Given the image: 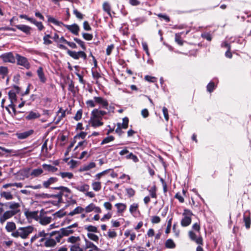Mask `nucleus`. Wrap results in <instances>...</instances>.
Instances as JSON below:
<instances>
[{
	"label": "nucleus",
	"mask_w": 251,
	"mask_h": 251,
	"mask_svg": "<svg viewBox=\"0 0 251 251\" xmlns=\"http://www.w3.org/2000/svg\"><path fill=\"white\" fill-rule=\"evenodd\" d=\"M33 230L34 227L31 226L20 227L17 230L12 232L11 236L15 238L20 237L21 238L25 239L33 231Z\"/></svg>",
	"instance_id": "1"
},
{
	"label": "nucleus",
	"mask_w": 251,
	"mask_h": 251,
	"mask_svg": "<svg viewBox=\"0 0 251 251\" xmlns=\"http://www.w3.org/2000/svg\"><path fill=\"white\" fill-rule=\"evenodd\" d=\"M57 47L60 49L66 50L67 54L75 59H78L80 57L83 58V60H86L87 59V55L83 51H79L77 52L75 51H72L69 50L67 47L62 44H57Z\"/></svg>",
	"instance_id": "2"
},
{
	"label": "nucleus",
	"mask_w": 251,
	"mask_h": 251,
	"mask_svg": "<svg viewBox=\"0 0 251 251\" xmlns=\"http://www.w3.org/2000/svg\"><path fill=\"white\" fill-rule=\"evenodd\" d=\"M54 190L59 191L58 193L56 194H52V198L57 199L58 203L63 202L62 197L64 193H71V191L68 187L65 186H58L51 188Z\"/></svg>",
	"instance_id": "3"
},
{
	"label": "nucleus",
	"mask_w": 251,
	"mask_h": 251,
	"mask_svg": "<svg viewBox=\"0 0 251 251\" xmlns=\"http://www.w3.org/2000/svg\"><path fill=\"white\" fill-rule=\"evenodd\" d=\"M21 91V88L15 85H14L11 90L8 92V98L10 100V104H14L17 100V94L20 93Z\"/></svg>",
	"instance_id": "4"
},
{
	"label": "nucleus",
	"mask_w": 251,
	"mask_h": 251,
	"mask_svg": "<svg viewBox=\"0 0 251 251\" xmlns=\"http://www.w3.org/2000/svg\"><path fill=\"white\" fill-rule=\"evenodd\" d=\"M16 58L17 59V64L18 65L22 66L26 69L30 68V64L27 58L22 56L18 53L16 54Z\"/></svg>",
	"instance_id": "5"
},
{
	"label": "nucleus",
	"mask_w": 251,
	"mask_h": 251,
	"mask_svg": "<svg viewBox=\"0 0 251 251\" xmlns=\"http://www.w3.org/2000/svg\"><path fill=\"white\" fill-rule=\"evenodd\" d=\"M60 234L55 236V238L56 241L58 243L60 242L61 239L63 236H67L71 234H73L74 232V230L70 228L68 226L64 228H61L59 230Z\"/></svg>",
	"instance_id": "6"
},
{
	"label": "nucleus",
	"mask_w": 251,
	"mask_h": 251,
	"mask_svg": "<svg viewBox=\"0 0 251 251\" xmlns=\"http://www.w3.org/2000/svg\"><path fill=\"white\" fill-rule=\"evenodd\" d=\"M186 214L189 215H193L192 212L188 209H185L184 212L183 213V215L184 216L181 221V225L182 226L186 227L190 225L191 223V218L190 216L186 215Z\"/></svg>",
	"instance_id": "7"
},
{
	"label": "nucleus",
	"mask_w": 251,
	"mask_h": 251,
	"mask_svg": "<svg viewBox=\"0 0 251 251\" xmlns=\"http://www.w3.org/2000/svg\"><path fill=\"white\" fill-rule=\"evenodd\" d=\"M119 154L121 155H126L125 157L126 159H131L135 163L139 161V159L137 156L132 152H129L126 148H125L124 149L121 151L119 152Z\"/></svg>",
	"instance_id": "8"
},
{
	"label": "nucleus",
	"mask_w": 251,
	"mask_h": 251,
	"mask_svg": "<svg viewBox=\"0 0 251 251\" xmlns=\"http://www.w3.org/2000/svg\"><path fill=\"white\" fill-rule=\"evenodd\" d=\"M1 58L4 62H10L11 63L15 62V57L12 52L3 53L1 55Z\"/></svg>",
	"instance_id": "9"
},
{
	"label": "nucleus",
	"mask_w": 251,
	"mask_h": 251,
	"mask_svg": "<svg viewBox=\"0 0 251 251\" xmlns=\"http://www.w3.org/2000/svg\"><path fill=\"white\" fill-rule=\"evenodd\" d=\"M15 215V212L13 211L7 210L5 211L0 216V223L3 224L7 219H9Z\"/></svg>",
	"instance_id": "10"
},
{
	"label": "nucleus",
	"mask_w": 251,
	"mask_h": 251,
	"mask_svg": "<svg viewBox=\"0 0 251 251\" xmlns=\"http://www.w3.org/2000/svg\"><path fill=\"white\" fill-rule=\"evenodd\" d=\"M63 26H65L68 30H69L72 34L75 35H78L80 30L79 26L76 24H73L71 25L64 24Z\"/></svg>",
	"instance_id": "11"
},
{
	"label": "nucleus",
	"mask_w": 251,
	"mask_h": 251,
	"mask_svg": "<svg viewBox=\"0 0 251 251\" xmlns=\"http://www.w3.org/2000/svg\"><path fill=\"white\" fill-rule=\"evenodd\" d=\"M56 240H54L53 238L50 237H47L46 240L45 241L44 244V246L47 248H52L56 246ZM40 246H43V245L41 243L40 245Z\"/></svg>",
	"instance_id": "12"
},
{
	"label": "nucleus",
	"mask_w": 251,
	"mask_h": 251,
	"mask_svg": "<svg viewBox=\"0 0 251 251\" xmlns=\"http://www.w3.org/2000/svg\"><path fill=\"white\" fill-rule=\"evenodd\" d=\"M37 74L40 79V81L42 83H45L47 81V78L45 76V74L43 72V69L42 67H39L37 70Z\"/></svg>",
	"instance_id": "13"
},
{
	"label": "nucleus",
	"mask_w": 251,
	"mask_h": 251,
	"mask_svg": "<svg viewBox=\"0 0 251 251\" xmlns=\"http://www.w3.org/2000/svg\"><path fill=\"white\" fill-rule=\"evenodd\" d=\"M89 123L92 127L94 128L103 125V123L101 122V120L98 119H92V117H90V119L89 121Z\"/></svg>",
	"instance_id": "14"
},
{
	"label": "nucleus",
	"mask_w": 251,
	"mask_h": 251,
	"mask_svg": "<svg viewBox=\"0 0 251 251\" xmlns=\"http://www.w3.org/2000/svg\"><path fill=\"white\" fill-rule=\"evenodd\" d=\"M16 28L20 30L26 35L30 34L31 27L25 25H15Z\"/></svg>",
	"instance_id": "15"
},
{
	"label": "nucleus",
	"mask_w": 251,
	"mask_h": 251,
	"mask_svg": "<svg viewBox=\"0 0 251 251\" xmlns=\"http://www.w3.org/2000/svg\"><path fill=\"white\" fill-rule=\"evenodd\" d=\"M147 21V19L146 17H140L138 18H135L132 20L131 22L133 23V25L137 26L144 22Z\"/></svg>",
	"instance_id": "16"
},
{
	"label": "nucleus",
	"mask_w": 251,
	"mask_h": 251,
	"mask_svg": "<svg viewBox=\"0 0 251 251\" xmlns=\"http://www.w3.org/2000/svg\"><path fill=\"white\" fill-rule=\"evenodd\" d=\"M58 181V178L56 177H51L47 180L44 181L43 183V185L45 188H48L50 186L56 182Z\"/></svg>",
	"instance_id": "17"
},
{
	"label": "nucleus",
	"mask_w": 251,
	"mask_h": 251,
	"mask_svg": "<svg viewBox=\"0 0 251 251\" xmlns=\"http://www.w3.org/2000/svg\"><path fill=\"white\" fill-rule=\"evenodd\" d=\"M40 116L41 115L38 112L30 111L28 112V115L25 117V119L27 120H32L39 118Z\"/></svg>",
	"instance_id": "18"
},
{
	"label": "nucleus",
	"mask_w": 251,
	"mask_h": 251,
	"mask_svg": "<svg viewBox=\"0 0 251 251\" xmlns=\"http://www.w3.org/2000/svg\"><path fill=\"white\" fill-rule=\"evenodd\" d=\"M20 205L18 202L15 201H11L10 205H9V208L11 209L10 211H13L15 212V215L17 214L20 211L19 209Z\"/></svg>",
	"instance_id": "19"
},
{
	"label": "nucleus",
	"mask_w": 251,
	"mask_h": 251,
	"mask_svg": "<svg viewBox=\"0 0 251 251\" xmlns=\"http://www.w3.org/2000/svg\"><path fill=\"white\" fill-rule=\"evenodd\" d=\"M33 130L31 129L24 132L17 134V137L20 139H24L27 138L33 133Z\"/></svg>",
	"instance_id": "20"
},
{
	"label": "nucleus",
	"mask_w": 251,
	"mask_h": 251,
	"mask_svg": "<svg viewBox=\"0 0 251 251\" xmlns=\"http://www.w3.org/2000/svg\"><path fill=\"white\" fill-rule=\"evenodd\" d=\"M73 188L76 189L77 190L81 192H85L86 191H88L89 189V185L87 184H84L82 185H75L73 186Z\"/></svg>",
	"instance_id": "21"
},
{
	"label": "nucleus",
	"mask_w": 251,
	"mask_h": 251,
	"mask_svg": "<svg viewBox=\"0 0 251 251\" xmlns=\"http://www.w3.org/2000/svg\"><path fill=\"white\" fill-rule=\"evenodd\" d=\"M99 109L95 108L94 109L91 113V116L90 117H92V119H98L100 120L102 119V117L101 115L99 113Z\"/></svg>",
	"instance_id": "22"
},
{
	"label": "nucleus",
	"mask_w": 251,
	"mask_h": 251,
	"mask_svg": "<svg viewBox=\"0 0 251 251\" xmlns=\"http://www.w3.org/2000/svg\"><path fill=\"white\" fill-rule=\"evenodd\" d=\"M16 228V226L15 223L13 222H8L7 223L5 226V229L7 232H12L13 230H15Z\"/></svg>",
	"instance_id": "23"
},
{
	"label": "nucleus",
	"mask_w": 251,
	"mask_h": 251,
	"mask_svg": "<svg viewBox=\"0 0 251 251\" xmlns=\"http://www.w3.org/2000/svg\"><path fill=\"white\" fill-rule=\"evenodd\" d=\"M95 166H96L95 163L94 162H91L89 163L87 165H84L83 166L81 167L79 169V171L83 172V171H88L90 169L95 167Z\"/></svg>",
	"instance_id": "24"
},
{
	"label": "nucleus",
	"mask_w": 251,
	"mask_h": 251,
	"mask_svg": "<svg viewBox=\"0 0 251 251\" xmlns=\"http://www.w3.org/2000/svg\"><path fill=\"white\" fill-rule=\"evenodd\" d=\"M47 17L48 21L49 22L53 23L54 25L59 26L63 25L64 24L62 22L57 21L54 18L51 17L50 16H48Z\"/></svg>",
	"instance_id": "25"
},
{
	"label": "nucleus",
	"mask_w": 251,
	"mask_h": 251,
	"mask_svg": "<svg viewBox=\"0 0 251 251\" xmlns=\"http://www.w3.org/2000/svg\"><path fill=\"white\" fill-rule=\"evenodd\" d=\"M51 217H47L45 216L40 218L39 223L43 226L47 225L50 224L51 221Z\"/></svg>",
	"instance_id": "26"
},
{
	"label": "nucleus",
	"mask_w": 251,
	"mask_h": 251,
	"mask_svg": "<svg viewBox=\"0 0 251 251\" xmlns=\"http://www.w3.org/2000/svg\"><path fill=\"white\" fill-rule=\"evenodd\" d=\"M102 8L103 10L106 12L110 17H112L111 13V6L108 2L105 1L103 3Z\"/></svg>",
	"instance_id": "27"
},
{
	"label": "nucleus",
	"mask_w": 251,
	"mask_h": 251,
	"mask_svg": "<svg viewBox=\"0 0 251 251\" xmlns=\"http://www.w3.org/2000/svg\"><path fill=\"white\" fill-rule=\"evenodd\" d=\"M243 220L245 223V225L247 229H249L251 227V219L250 215H246L245 214L244 215Z\"/></svg>",
	"instance_id": "28"
},
{
	"label": "nucleus",
	"mask_w": 251,
	"mask_h": 251,
	"mask_svg": "<svg viewBox=\"0 0 251 251\" xmlns=\"http://www.w3.org/2000/svg\"><path fill=\"white\" fill-rule=\"evenodd\" d=\"M43 168L45 170L49 172H55L57 171L58 169L57 168L51 165L46 164H43L42 165Z\"/></svg>",
	"instance_id": "29"
},
{
	"label": "nucleus",
	"mask_w": 251,
	"mask_h": 251,
	"mask_svg": "<svg viewBox=\"0 0 251 251\" xmlns=\"http://www.w3.org/2000/svg\"><path fill=\"white\" fill-rule=\"evenodd\" d=\"M115 206L117 208L118 213H122L126 210V204L123 203H117L115 204Z\"/></svg>",
	"instance_id": "30"
},
{
	"label": "nucleus",
	"mask_w": 251,
	"mask_h": 251,
	"mask_svg": "<svg viewBox=\"0 0 251 251\" xmlns=\"http://www.w3.org/2000/svg\"><path fill=\"white\" fill-rule=\"evenodd\" d=\"M165 247L168 249H173L176 247V244H175L173 240L171 239H168L165 242Z\"/></svg>",
	"instance_id": "31"
},
{
	"label": "nucleus",
	"mask_w": 251,
	"mask_h": 251,
	"mask_svg": "<svg viewBox=\"0 0 251 251\" xmlns=\"http://www.w3.org/2000/svg\"><path fill=\"white\" fill-rule=\"evenodd\" d=\"M92 186L93 189L96 192L99 191L101 188V183L99 181L93 182L92 183Z\"/></svg>",
	"instance_id": "32"
},
{
	"label": "nucleus",
	"mask_w": 251,
	"mask_h": 251,
	"mask_svg": "<svg viewBox=\"0 0 251 251\" xmlns=\"http://www.w3.org/2000/svg\"><path fill=\"white\" fill-rule=\"evenodd\" d=\"M43 172V170L41 168H37L32 170L31 173V176L37 177L41 175Z\"/></svg>",
	"instance_id": "33"
},
{
	"label": "nucleus",
	"mask_w": 251,
	"mask_h": 251,
	"mask_svg": "<svg viewBox=\"0 0 251 251\" xmlns=\"http://www.w3.org/2000/svg\"><path fill=\"white\" fill-rule=\"evenodd\" d=\"M37 211H26L25 212V215L27 218H34L37 216Z\"/></svg>",
	"instance_id": "34"
},
{
	"label": "nucleus",
	"mask_w": 251,
	"mask_h": 251,
	"mask_svg": "<svg viewBox=\"0 0 251 251\" xmlns=\"http://www.w3.org/2000/svg\"><path fill=\"white\" fill-rule=\"evenodd\" d=\"M58 175L60 176L63 178L67 177L69 179H71L73 177V173L70 172H60Z\"/></svg>",
	"instance_id": "35"
},
{
	"label": "nucleus",
	"mask_w": 251,
	"mask_h": 251,
	"mask_svg": "<svg viewBox=\"0 0 251 251\" xmlns=\"http://www.w3.org/2000/svg\"><path fill=\"white\" fill-rule=\"evenodd\" d=\"M74 40L80 46L82 50H86V46L84 42L75 37L74 38Z\"/></svg>",
	"instance_id": "36"
},
{
	"label": "nucleus",
	"mask_w": 251,
	"mask_h": 251,
	"mask_svg": "<svg viewBox=\"0 0 251 251\" xmlns=\"http://www.w3.org/2000/svg\"><path fill=\"white\" fill-rule=\"evenodd\" d=\"M35 197L37 198H42V199H49L52 198V194H49L47 193L37 194L35 195Z\"/></svg>",
	"instance_id": "37"
},
{
	"label": "nucleus",
	"mask_w": 251,
	"mask_h": 251,
	"mask_svg": "<svg viewBox=\"0 0 251 251\" xmlns=\"http://www.w3.org/2000/svg\"><path fill=\"white\" fill-rule=\"evenodd\" d=\"M1 197H4L7 200L13 199V196L9 192H3L1 193Z\"/></svg>",
	"instance_id": "38"
},
{
	"label": "nucleus",
	"mask_w": 251,
	"mask_h": 251,
	"mask_svg": "<svg viewBox=\"0 0 251 251\" xmlns=\"http://www.w3.org/2000/svg\"><path fill=\"white\" fill-rule=\"evenodd\" d=\"M84 228L88 232H93L95 233L98 232L97 227L92 225L85 226H84Z\"/></svg>",
	"instance_id": "39"
},
{
	"label": "nucleus",
	"mask_w": 251,
	"mask_h": 251,
	"mask_svg": "<svg viewBox=\"0 0 251 251\" xmlns=\"http://www.w3.org/2000/svg\"><path fill=\"white\" fill-rule=\"evenodd\" d=\"M181 33H176L175 35V41L180 46H182L184 41L181 38Z\"/></svg>",
	"instance_id": "40"
},
{
	"label": "nucleus",
	"mask_w": 251,
	"mask_h": 251,
	"mask_svg": "<svg viewBox=\"0 0 251 251\" xmlns=\"http://www.w3.org/2000/svg\"><path fill=\"white\" fill-rule=\"evenodd\" d=\"M79 240L80 237L79 236L75 237L72 236L67 239V241L68 243H71L75 244L76 242L79 241Z\"/></svg>",
	"instance_id": "41"
},
{
	"label": "nucleus",
	"mask_w": 251,
	"mask_h": 251,
	"mask_svg": "<svg viewBox=\"0 0 251 251\" xmlns=\"http://www.w3.org/2000/svg\"><path fill=\"white\" fill-rule=\"evenodd\" d=\"M216 87V86L215 85L214 83L212 81H210L207 85V91L210 93H211L214 91Z\"/></svg>",
	"instance_id": "42"
},
{
	"label": "nucleus",
	"mask_w": 251,
	"mask_h": 251,
	"mask_svg": "<svg viewBox=\"0 0 251 251\" xmlns=\"http://www.w3.org/2000/svg\"><path fill=\"white\" fill-rule=\"evenodd\" d=\"M87 237L90 240H91L94 242H98L99 238L98 235H97L94 233H89V232L87 233Z\"/></svg>",
	"instance_id": "43"
},
{
	"label": "nucleus",
	"mask_w": 251,
	"mask_h": 251,
	"mask_svg": "<svg viewBox=\"0 0 251 251\" xmlns=\"http://www.w3.org/2000/svg\"><path fill=\"white\" fill-rule=\"evenodd\" d=\"M114 137L112 135L107 136L103 139V140L101 141L100 145H103L108 143L110 142L114 141Z\"/></svg>",
	"instance_id": "44"
},
{
	"label": "nucleus",
	"mask_w": 251,
	"mask_h": 251,
	"mask_svg": "<svg viewBox=\"0 0 251 251\" xmlns=\"http://www.w3.org/2000/svg\"><path fill=\"white\" fill-rule=\"evenodd\" d=\"M8 73V70L7 67L0 66V75H2L4 78Z\"/></svg>",
	"instance_id": "45"
},
{
	"label": "nucleus",
	"mask_w": 251,
	"mask_h": 251,
	"mask_svg": "<svg viewBox=\"0 0 251 251\" xmlns=\"http://www.w3.org/2000/svg\"><path fill=\"white\" fill-rule=\"evenodd\" d=\"M92 76L94 79H98L101 77L100 74L98 72L94 67H93L91 69Z\"/></svg>",
	"instance_id": "46"
},
{
	"label": "nucleus",
	"mask_w": 251,
	"mask_h": 251,
	"mask_svg": "<svg viewBox=\"0 0 251 251\" xmlns=\"http://www.w3.org/2000/svg\"><path fill=\"white\" fill-rule=\"evenodd\" d=\"M156 189L155 185L153 186L150 190H149L150 195L152 198H156Z\"/></svg>",
	"instance_id": "47"
},
{
	"label": "nucleus",
	"mask_w": 251,
	"mask_h": 251,
	"mask_svg": "<svg viewBox=\"0 0 251 251\" xmlns=\"http://www.w3.org/2000/svg\"><path fill=\"white\" fill-rule=\"evenodd\" d=\"M66 214V212L64 211V209L59 210L53 214L55 217L61 218Z\"/></svg>",
	"instance_id": "48"
},
{
	"label": "nucleus",
	"mask_w": 251,
	"mask_h": 251,
	"mask_svg": "<svg viewBox=\"0 0 251 251\" xmlns=\"http://www.w3.org/2000/svg\"><path fill=\"white\" fill-rule=\"evenodd\" d=\"M84 240L85 243V249H87L88 248H92L93 246L95 245L92 242L89 241L86 237H84Z\"/></svg>",
	"instance_id": "49"
},
{
	"label": "nucleus",
	"mask_w": 251,
	"mask_h": 251,
	"mask_svg": "<svg viewBox=\"0 0 251 251\" xmlns=\"http://www.w3.org/2000/svg\"><path fill=\"white\" fill-rule=\"evenodd\" d=\"M118 8L120 10L121 13L124 16H126L127 14V11L126 10L125 6L123 4H117Z\"/></svg>",
	"instance_id": "50"
},
{
	"label": "nucleus",
	"mask_w": 251,
	"mask_h": 251,
	"mask_svg": "<svg viewBox=\"0 0 251 251\" xmlns=\"http://www.w3.org/2000/svg\"><path fill=\"white\" fill-rule=\"evenodd\" d=\"M9 106H10V108L12 109L13 115H14V117H16V116H17L19 113H21L23 112L21 111H16L15 109V104H9Z\"/></svg>",
	"instance_id": "51"
},
{
	"label": "nucleus",
	"mask_w": 251,
	"mask_h": 251,
	"mask_svg": "<svg viewBox=\"0 0 251 251\" xmlns=\"http://www.w3.org/2000/svg\"><path fill=\"white\" fill-rule=\"evenodd\" d=\"M95 208V204L93 203H91L89 204L88 206H87L85 208V210L86 213H89L91 211H93Z\"/></svg>",
	"instance_id": "52"
},
{
	"label": "nucleus",
	"mask_w": 251,
	"mask_h": 251,
	"mask_svg": "<svg viewBox=\"0 0 251 251\" xmlns=\"http://www.w3.org/2000/svg\"><path fill=\"white\" fill-rule=\"evenodd\" d=\"M138 205L137 203H134L130 206L129 211L131 214H133L137 210Z\"/></svg>",
	"instance_id": "53"
},
{
	"label": "nucleus",
	"mask_w": 251,
	"mask_h": 251,
	"mask_svg": "<svg viewBox=\"0 0 251 251\" xmlns=\"http://www.w3.org/2000/svg\"><path fill=\"white\" fill-rule=\"evenodd\" d=\"M73 13L75 15V16L77 19L79 20H82V19H83V15L81 14L80 12H79L75 8L73 10Z\"/></svg>",
	"instance_id": "54"
},
{
	"label": "nucleus",
	"mask_w": 251,
	"mask_h": 251,
	"mask_svg": "<svg viewBox=\"0 0 251 251\" xmlns=\"http://www.w3.org/2000/svg\"><path fill=\"white\" fill-rule=\"evenodd\" d=\"M129 120L126 117L123 119V123L122 125V128L123 129H126L128 127Z\"/></svg>",
	"instance_id": "55"
},
{
	"label": "nucleus",
	"mask_w": 251,
	"mask_h": 251,
	"mask_svg": "<svg viewBox=\"0 0 251 251\" xmlns=\"http://www.w3.org/2000/svg\"><path fill=\"white\" fill-rule=\"evenodd\" d=\"M83 38L87 40V41H90L92 40L93 36L92 34L88 33H85L83 32L82 34Z\"/></svg>",
	"instance_id": "56"
},
{
	"label": "nucleus",
	"mask_w": 251,
	"mask_h": 251,
	"mask_svg": "<svg viewBox=\"0 0 251 251\" xmlns=\"http://www.w3.org/2000/svg\"><path fill=\"white\" fill-rule=\"evenodd\" d=\"M126 191L128 197L129 198L134 196L135 195V191L133 189L131 188H126Z\"/></svg>",
	"instance_id": "57"
},
{
	"label": "nucleus",
	"mask_w": 251,
	"mask_h": 251,
	"mask_svg": "<svg viewBox=\"0 0 251 251\" xmlns=\"http://www.w3.org/2000/svg\"><path fill=\"white\" fill-rule=\"evenodd\" d=\"M145 79L151 82H155L157 81V78L154 76H151L150 75H146L145 77Z\"/></svg>",
	"instance_id": "58"
},
{
	"label": "nucleus",
	"mask_w": 251,
	"mask_h": 251,
	"mask_svg": "<svg viewBox=\"0 0 251 251\" xmlns=\"http://www.w3.org/2000/svg\"><path fill=\"white\" fill-rule=\"evenodd\" d=\"M82 109H79L78 110L75 116L74 117V119L76 121H79V120L81 119V117H82Z\"/></svg>",
	"instance_id": "59"
},
{
	"label": "nucleus",
	"mask_w": 251,
	"mask_h": 251,
	"mask_svg": "<svg viewBox=\"0 0 251 251\" xmlns=\"http://www.w3.org/2000/svg\"><path fill=\"white\" fill-rule=\"evenodd\" d=\"M107 235L109 238H114L117 235V233L114 231V230H111V229L108 230Z\"/></svg>",
	"instance_id": "60"
},
{
	"label": "nucleus",
	"mask_w": 251,
	"mask_h": 251,
	"mask_svg": "<svg viewBox=\"0 0 251 251\" xmlns=\"http://www.w3.org/2000/svg\"><path fill=\"white\" fill-rule=\"evenodd\" d=\"M87 107H94L96 106L95 101L92 100H89L86 101Z\"/></svg>",
	"instance_id": "61"
},
{
	"label": "nucleus",
	"mask_w": 251,
	"mask_h": 251,
	"mask_svg": "<svg viewBox=\"0 0 251 251\" xmlns=\"http://www.w3.org/2000/svg\"><path fill=\"white\" fill-rule=\"evenodd\" d=\"M100 104V107L108 109V102L106 99H103Z\"/></svg>",
	"instance_id": "62"
},
{
	"label": "nucleus",
	"mask_w": 251,
	"mask_h": 251,
	"mask_svg": "<svg viewBox=\"0 0 251 251\" xmlns=\"http://www.w3.org/2000/svg\"><path fill=\"white\" fill-rule=\"evenodd\" d=\"M100 104V107L108 109V102L106 99H103Z\"/></svg>",
	"instance_id": "63"
},
{
	"label": "nucleus",
	"mask_w": 251,
	"mask_h": 251,
	"mask_svg": "<svg viewBox=\"0 0 251 251\" xmlns=\"http://www.w3.org/2000/svg\"><path fill=\"white\" fill-rule=\"evenodd\" d=\"M79 244H75L70 246V251H78Z\"/></svg>",
	"instance_id": "64"
}]
</instances>
